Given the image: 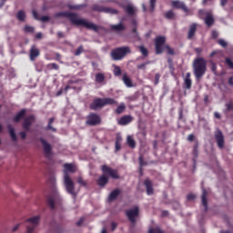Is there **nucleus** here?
Wrapping results in <instances>:
<instances>
[{
	"mask_svg": "<svg viewBox=\"0 0 233 233\" xmlns=\"http://www.w3.org/2000/svg\"><path fill=\"white\" fill-rule=\"evenodd\" d=\"M61 15L68 17L72 25H76V26H84L85 28H87V30H94V32H97L99 30V26L96 25V24L89 22L85 18H79V16L74 13L64 12L61 13Z\"/></svg>",
	"mask_w": 233,
	"mask_h": 233,
	"instance_id": "nucleus-1",
	"label": "nucleus"
},
{
	"mask_svg": "<svg viewBox=\"0 0 233 233\" xmlns=\"http://www.w3.org/2000/svg\"><path fill=\"white\" fill-rule=\"evenodd\" d=\"M64 185L66 187V190L68 194L73 196V198H76L77 196V193H76V187L74 186V180L70 177V175H68V172H71L74 174L76 172V165L74 164H65L64 165Z\"/></svg>",
	"mask_w": 233,
	"mask_h": 233,
	"instance_id": "nucleus-2",
	"label": "nucleus"
},
{
	"mask_svg": "<svg viewBox=\"0 0 233 233\" xmlns=\"http://www.w3.org/2000/svg\"><path fill=\"white\" fill-rule=\"evenodd\" d=\"M102 172L104 175L98 178V187H105L106 183H108V177L106 176H109V177H112L113 179H119V174L117 173V170L106 165L102 166Z\"/></svg>",
	"mask_w": 233,
	"mask_h": 233,
	"instance_id": "nucleus-3",
	"label": "nucleus"
},
{
	"mask_svg": "<svg viewBox=\"0 0 233 233\" xmlns=\"http://www.w3.org/2000/svg\"><path fill=\"white\" fill-rule=\"evenodd\" d=\"M193 74L196 79H201L207 74V60L198 57L193 61Z\"/></svg>",
	"mask_w": 233,
	"mask_h": 233,
	"instance_id": "nucleus-4",
	"label": "nucleus"
},
{
	"mask_svg": "<svg viewBox=\"0 0 233 233\" xmlns=\"http://www.w3.org/2000/svg\"><path fill=\"white\" fill-rule=\"evenodd\" d=\"M127 54H132L130 46L116 47L111 51V57L113 61H121Z\"/></svg>",
	"mask_w": 233,
	"mask_h": 233,
	"instance_id": "nucleus-5",
	"label": "nucleus"
},
{
	"mask_svg": "<svg viewBox=\"0 0 233 233\" xmlns=\"http://www.w3.org/2000/svg\"><path fill=\"white\" fill-rule=\"evenodd\" d=\"M26 223V233H34L35 232V228H37L41 223V215H35L30 217L25 220Z\"/></svg>",
	"mask_w": 233,
	"mask_h": 233,
	"instance_id": "nucleus-6",
	"label": "nucleus"
},
{
	"mask_svg": "<svg viewBox=\"0 0 233 233\" xmlns=\"http://www.w3.org/2000/svg\"><path fill=\"white\" fill-rule=\"evenodd\" d=\"M101 124V116L97 114L91 113L86 116V125L88 127H96Z\"/></svg>",
	"mask_w": 233,
	"mask_h": 233,
	"instance_id": "nucleus-7",
	"label": "nucleus"
},
{
	"mask_svg": "<svg viewBox=\"0 0 233 233\" xmlns=\"http://www.w3.org/2000/svg\"><path fill=\"white\" fill-rule=\"evenodd\" d=\"M215 139L218 148H225V136H223V132L221 130L217 129L215 132Z\"/></svg>",
	"mask_w": 233,
	"mask_h": 233,
	"instance_id": "nucleus-8",
	"label": "nucleus"
},
{
	"mask_svg": "<svg viewBox=\"0 0 233 233\" xmlns=\"http://www.w3.org/2000/svg\"><path fill=\"white\" fill-rule=\"evenodd\" d=\"M126 214L131 223H136V218L139 216V208L135 207L127 210Z\"/></svg>",
	"mask_w": 233,
	"mask_h": 233,
	"instance_id": "nucleus-9",
	"label": "nucleus"
},
{
	"mask_svg": "<svg viewBox=\"0 0 233 233\" xmlns=\"http://www.w3.org/2000/svg\"><path fill=\"white\" fill-rule=\"evenodd\" d=\"M166 38L165 36H157L155 39V46L157 54L163 53V45H165Z\"/></svg>",
	"mask_w": 233,
	"mask_h": 233,
	"instance_id": "nucleus-10",
	"label": "nucleus"
},
{
	"mask_svg": "<svg viewBox=\"0 0 233 233\" xmlns=\"http://www.w3.org/2000/svg\"><path fill=\"white\" fill-rule=\"evenodd\" d=\"M40 143L43 145L46 157H50L52 156V146L43 137L40 138Z\"/></svg>",
	"mask_w": 233,
	"mask_h": 233,
	"instance_id": "nucleus-11",
	"label": "nucleus"
},
{
	"mask_svg": "<svg viewBox=\"0 0 233 233\" xmlns=\"http://www.w3.org/2000/svg\"><path fill=\"white\" fill-rule=\"evenodd\" d=\"M173 8H177L178 10H183L186 14H188L189 10L188 7H187V5H185V2H181L179 0H175L171 3Z\"/></svg>",
	"mask_w": 233,
	"mask_h": 233,
	"instance_id": "nucleus-12",
	"label": "nucleus"
},
{
	"mask_svg": "<svg viewBox=\"0 0 233 233\" xmlns=\"http://www.w3.org/2000/svg\"><path fill=\"white\" fill-rule=\"evenodd\" d=\"M35 121V116L34 115L28 116L24 119L23 128L24 130H30V127H32V123Z\"/></svg>",
	"mask_w": 233,
	"mask_h": 233,
	"instance_id": "nucleus-13",
	"label": "nucleus"
},
{
	"mask_svg": "<svg viewBox=\"0 0 233 233\" xmlns=\"http://www.w3.org/2000/svg\"><path fill=\"white\" fill-rule=\"evenodd\" d=\"M105 106V102L103 98H96L90 105L91 110H99V108H103Z\"/></svg>",
	"mask_w": 233,
	"mask_h": 233,
	"instance_id": "nucleus-14",
	"label": "nucleus"
},
{
	"mask_svg": "<svg viewBox=\"0 0 233 233\" xmlns=\"http://www.w3.org/2000/svg\"><path fill=\"white\" fill-rule=\"evenodd\" d=\"M39 49L35 46H32L29 52L31 61H35V58L39 57Z\"/></svg>",
	"mask_w": 233,
	"mask_h": 233,
	"instance_id": "nucleus-15",
	"label": "nucleus"
},
{
	"mask_svg": "<svg viewBox=\"0 0 233 233\" xmlns=\"http://www.w3.org/2000/svg\"><path fill=\"white\" fill-rule=\"evenodd\" d=\"M198 30V24L193 23L189 25V30L187 32V39H194L196 35V31Z\"/></svg>",
	"mask_w": 233,
	"mask_h": 233,
	"instance_id": "nucleus-16",
	"label": "nucleus"
},
{
	"mask_svg": "<svg viewBox=\"0 0 233 233\" xmlns=\"http://www.w3.org/2000/svg\"><path fill=\"white\" fill-rule=\"evenodd\" d=\"M214 15H212L211 13H206V17L204 19V23L205 25H207V26H208V28H210V26H212V25H214Z\"/></svg>",
	"mask_w": 233,
	"mask_h": 233,
	"instance_id": "nucleus-17",
	"label": "nucleus"
},
{
	"mask_svg": "<svg viewBox=\"0 0 233 233\" xmlns=\"http://www.w3.org/2000/svg\"><path fill=\"white\" fill-rule=\"evenodd\" d=\"M57 198H59V194L57 193V191L55 192L54 196L50 195L49 197H47V203L50 208H55L56 199H57Z\"/></svg>",
	"mask_w": 233,
	"mask_h": 233,
	"instance_id": "nucleus-18",
	"label": "nucleus"
},
{
	"mask_svg": "<svg viewBox=\"0 0 233 233\" xmlns=\"http://www.w3.org/2000/svg\"><path fill=\"white\" fill-rule=\"evenodd\" d=\"M132 116H124L118 120V125L121 127H125L127 125H129V123H132Z\"/></svg>",
	"mask_w": 233,
	"mask_h": 233,
	"instance_id": "nucleus-19",
	"label": "nucleus"
},
{
	"mask_svg": "<svg viewBox=\"0 0 233 233\" xmlns=\"http://www.w3.org/2000/svg\"><path fill=\"white\" fill-rule=\"evenodd\" d=\"M105 74L103 73H96L95 76V83H97L98 85H105Z\"/></svg>",
	"mask_w": 233,
	"mask_h": 233,
	"instance_id": "nucleus-20",
	"label": "nucleus"
},
{
	"mask_svg": "<svg viewBox=\"0 0 233 233\" xmlns=\"http://www.w3.org/2000/svg\"><path fill=\"white\" fill-rule=\"evenodd\" d=\"M184 86L187 90H190L192 88V79H190V73L186 74V77L184 79Z\"/></svg>",
	"mask_w": 233,
	"mask_h": 233,
	"instance_id": "nucleus-21",
	"label": "nucleus"
},
{
	"mask_svg": "<svg viewBox=\"0 0 233 233\" xmlns=\"http://www.w3.org/2000/svg\"><path fill=\"white\" fill-rule=\"evenodd\" d=\"M207 189L203 188L202 189V196H201V200H202V205L205 208V211L208 210V205L207 201Z\"/></svg>",
	"mask_w": 233,
	"mask_h": 233,
	"instance_id": "nucleus-22",
	"label": "nucleus"
},
{
	"mask_svg": "<svg viewBox=\"0 0 233 233\" xmlns=\"http://www.w3.org/2000/svg\"><path fill=\"white\" fill-rule=\"evenodd\" d=\"M124 9L128 15H136V12H137V9L132 5H128Z\"/></svg>",
	"mask_w": 233,
	"mask_h": 233,
	"instance_id": "nucleus-23",
	"label": "nucleus"
},
{
	"mask_svg": "<svg viewBox=\"0 0 233 233\" xmlns=\"http://www.w3.org/2000/svg\"><path fill=\"white\" fill-rule=\"evenodd\" d=\"M145 186L147 188V196H152L154 194V188L152 187V182L148 179L145 181Z\"/></svg>",
	"mask_w": 233,
	"mask_h": 233,
	"instance_id": "nucleus-24",
	"label": "nucleus"
},
{
	"mask_svg": "<svg viewBox=\"0 0 233 233\" xmlns=\"http://www.w3.org/2000/svg\"><path fill=\"white\" fill-rule=\"evenodd\" d=\"M111 30H114V32H123L125 30V25H123V22H120L117 25H112L110 26Z\"/></svg>",
	"mask_w": 233,
	"mask_h": 233,
	"instance_id": "nucleus-25",
	"label": "nucleus"
},
{
	"mask_svg": "<svg viewBox=\"0 0 233 233\" xmlns=\"http://www.w3.org/2000/svg\"><path fill=\"white\" fill-rule=\"evenodd\" d=\"M124 85H126V86H127V88H132L133 85H132V79H130V77L128 76V75H127V73H125L123 75V78H122Z\"/></svg>",
	"mask_w": 233,
	"mask_h": 233,
	"instance_id": "nucleus-26",
	"label": "nucleus"
},
{
	"mask_svg": "<svg viewBox=\"0 0 233 233\" xmlns=\"http://www.w3.org/2000/svg\"><path fill=\"white\" fill-rule=\"evenodd\" d=\"M120 191L119 189H114L108 196V201H115V199H117V197L119 196Z\"/></svg>",
	"mask_w": 233,
	"mask_h": 233,
	"instance_id": "nucleus-27",
	"label": "nucleus"
},
{
	"mask_svg": "<svg viewBox=\"0 0 233 233\" xmlns=\"http://www.w3.org/2000/svg\"><path fill=\"white\" fill-rule=\"evenodd\" d=\"M25 114H26V109H22L20 112H18L14 117L15 123H19V121H21V118L25 117Z\"/></svg>",
	"mask_w": 233,
	"mask_h": 233,
	"instance_id": "nucleus-28",
	"label": "nucleus"
},
{
	"mask_svg": "<svg viewBox=\"0 0 233 233\" xmlns=\"http://www.w3.org/2000/svg\"><path fill=\"white\" fill-rule=\"evenodd\" d=\"M10 137H12L13 141H17V136L15 135V128L12 127V125L7 126Z\"/></svg>",
	"mask_w": 233,
	"mask_h": 233,
	"instance_id": "nucleus-29",
	"label": "nucleus"
},
{
	"mask_svg": "<svg viewBox=\"0 0 233 233\" xmlns=\"http://www.w3.org/2000/svg\"><path fill=\"white\" fill-rule=\"evenodd\" d=\"M33 15L35 17V19H36L37 21H42V23H46V21H50V17L44 15L42 17L39 18L37 12L33 11Z\"/></svg>",
	"mask_w": 233,
	"mask_h": 233,
	"instance_id": "nucleus-30",
	"label": "nucleus"
},
{
	"mask_svg": "<svg viewBox=\"0 0 233 233\" xmlns=\"http://www.w3.org/2000/svg\"><path fill=\"white\" fill-rule=\"evenodd\" d=\"M127 143L130 148H136V140H134L132 136H127Z\"/></svg>",
	"mask_w": 233,
	"mask_h": 233,
	"instance_id": "nucleus-31",
	"label": "nucleus"
},
{
	"mask_svg": "<svg viewBox=\"0 0 233 233\" xmlns=\"http://www.w3.org/2000/svg\"><path fill=\"white\" fill-rule=\"evenodd\" d=\"M127 110V106H125V103H121L116 109V114H123L124 111Z\"/></svg>",
	"mask_w": 233,
	"mask_h": 233,
	"instance_id": "nucleus-32",
	"label": "nucleus"
},
{
	"mask_svg": "<svg viewBox=\"0 0 233 233\" xmlns=\"http://www.w3.org/2000/svg\"><path fill=\"white\" fill-rule=\"evenodd\" d=\"M104 99V106H106V105H117V101H116L114 98H103Z\"/></svg>",
	"mask_w": 233,
	"mask_h": 233,
	"instance_id": "nucleus-33",
	"label": "nucleus"
},
{
	"mask_svg": "<svg viewBox=\"0 0 233 233\" xmlns=\"http://www.w3.org/2000/svg\"><path fill=\"white\" fill-rule=\"evenodd\" d=\"M105 14H110L111 15H114L116 14H118V11L116 9H114L112 7H105L104 8Z\"/></svg>",
	"mask_w": 233,
	"mask_h": 233,
	"instance_id": "nucleus-34",
	"label": "nucleus"
},
{
	"mask_svg": "<svg viewBox=\"0 0 233 233\" xmlns=\"http://www.w3.org/2000/svg\"><path fill=\"white\" fill-rule=\"evenodd\" d=\"M165 17L166 19H169V20L176 19V14L174 13V11L169 10L165 13Z\"/></svg>",
	"mask_w": 233,
	"mask_h": 233,
	"instance_id": "nucleus-35",
	"label": "nucleus"
},
{
	"mask_svg": "<svg viewBox=\"0 0 233 233\" xmlns=\"http://www.w3.org/2000/svg\"><path fill=\"white\" fill-rule=\"evenodd\" d=\"M93 12H105V6L99 5H94L92 6Z\"/></svg>",
	"mask_w": 233,
	"mask_h": 233,
	"instance_id": "nucleus-36",
	"label": "nucleus"
},
{
	"mask_svg": "<svg viewBox=\"0 0 233 233\" xmlns=\"http://www.w3.org/2000/svg\"><path fill=\"white\" fill-rule=\"evenodd\" d=\"M54 121H55V118H54V117L49 118L46 130H52V132H56V129L52 127V124L54 123Z\"/></svg>",
	"mask_w": 233,
	"mask_h": 233,
	"instance_id": "nucleus-37",
	"label": "nucleus"
},
{
	"mask_svg": "<svg viewBox=\"0 0 233 233\" xmlns=\"http://www.w3.org/2000/svg\"><path fill=\"white\" fill-rule=\"evenodd\" d=\"M25 17H26V15L24 13V11H19L17 13V19H18V21H25Z\"/></svg>",
	"mask_w": 233,
	"mask_h": 233,
	"instance_id": "nucleus-38",
	"label": "nucleus"
},
{
	"mask_svg": "<svg viewBox=\"0 0 233 233\" xmlns=\"http://www.w3.org/2000/svg\"><path fill=\"white\" fill-rule=\"evenodd\" d=\"M147 65H150V62H146L143 64H139L137 66V68H138V70H146L147 69Z\"/></svg>",
	"mask_w": 233,
	"mask_h": 233,
	"instance_id": "nucleus-39",
	"label": "nucleus"
},
{
	"mask_svg": "<svg viewBox=\"0 0 233 233\" xmlns=\"http://www.w3.org/2000/svg\"><path fill=\"white\" fill-rule=\"evenodd\" d=\"M211 71L213 72V74H215V76H218V66L216 65V63L211 62Z\"/></svg>",
	"mask_w": 233,
	"mask_h": 233,
	"instance_id": "nucleus-40",
	"label": "nucleus"
},
{
	"mask_svg": "<svg viewBox=\"0 0 233 233\" xmlns=\"http://www.w3.org/2000/svg\"><path fill=\"white\" fill-rule=\"evenodd\" d=\"M148 233H164L159 227L155 228H149Z\"/></svg>",
	"mask_w": 233,
	"mask_h": 233,
	"instance_id": "nucleus-41",
	"label": "nucleus"
},
{
	"mask_svg": "<svg viewBox=\"0 0 233 233\" xmlns=\"http://www.w3.org/2000/svg\"><path fill=\"white\" fill-rule=\"evenodd\" d=\"M114 76H116V77L121 76V68L117 66H116L114 68Z\"/></svg>",
	"mask_w": 233,
	"mask_h": 233,
	"instance_id": "nucleus-42",
	"label": "nucleus"
},
{
	"mask_svg": "<svg viewBox=\"0 0 233 233\" xmlns=\"http://www.w3.org/2000/svg\"><path fill=\"white\" fill-rule=\"evenodd\" d=\"M139 50H140L141 54L145 56V57H147V56H148V50L147 48H145L143 46H139Z\"/></svg>",
	"mask_w": 233,
	"mask_h": 233,
	"instance_id": "nucleus-43",
	"label": "nucleus"
},
{
	"mask_svg": "<svg viewBox=\"0 0 233 233\" xmlns=\"http://www.w3.org/2000/svg\"><path fill=\"white\" fill-rule=\"evenodd\" d=\"M85 52L83 46H80L75 52V56H81Z\"/></svg>",
	"mask_w": 233,
	"mask_h": 233,
	"instance_id": "nucleus-44",
	"label": "nucleus"
},
{
	"mask_svg": "<svg viewBox=\"0 0 233 233\" xmlns=\"http://www.w3.org/2000/svg\"><path fill=\"white\" fill-rule=\"evenodd\" d=\"M47 66L53 70H59V66L56 63L48 64Z\"/></svg>",
	"mask_w": 233,
	"mask_h": 233,
	"instance_id": "nucleus-45",
	"label": "nucleus"
},
{
	"mask_svg": "<svg viewBox=\"0 0 233 233\" xmlns=\"http://www.w3.org/2000/svg\"><path fill=\"white\" fill-rule=\"evenodd\" d=\"M68 8L70 10H81V8H83V5H69Z\"/></svg>",
	"mask_w": 233,
	"mask_h": 233,
	"instance_id": "nucleus-46",
	"label": "nucleus"
},
{
	"mask_svg": "<svg viewBox=\"0 0 233 233\" xmlns=\"http://www.w3.org/2000/svg\"><path fill=\"white\" fill-rule=\"evenodd\" d=\"M226 65H228V66H229V68L233 70V62L230 58L228 57L226 58Z\"/></svg>",
	"mask_w": 233,
	"mask_h": 233,
	"instance_id": "nucleus-47",
	"label": "nucleus"
},
{
	"mask_svg": "<svg viewBox=\"0 0 233 233\" xmlns=\"http://www.w3.org/2000/svg\"><path fill=\"white\" fill-rule=\"evenodd\" d=\"M25 32H27L29 34H32L34 32V27L30 26V25H25L24 28Z\"/></svg>",
	"mask_w": 233,
	"mask_h": 233,
	"instance_id": "nucleus-48",
	"label": "nucleus"
},
{
	"mask_svg": "<svg viewBox=\"0 0 233 233\" xmlns=\"http://www.w3.org/2000/svg\"><path fill=\"white\" fill-rule=\"evenodd\" d=\"M77 183H78L79 185H82V187H86V182L85 180H83V177H79L77 178Z\"/></svg>",
	"mask_w": 233,
	"mask_h": 233,
	"instance_id": "nucleus-49",
	"label": "nucleus"
},
{
	"mask_svg": "<svg viewBox=\"0 0 233 233\" xmlns=\"http://www.w3.org/2000/svg\"><path fill=\"white\" fill-rule=\"evenodd\" d=\"M159 79H161V75H159L158 73H157L156 75H155V85L157 86V85H159Z\"/></svg>",
	"mask_w": 233,
	"mask_h": 233,
	"instance_id": "nucleus-50",
	"label": "nucleus"
},
{
	"mask_svg": "<svg viewBox=\"0 0 233 233\" xmlns=\"http://www.w3.org/2000/svg\"><path fill=\"white\" fill-rule=\"evenodd\" d=\"M131 24L133 25L134 29H133V33L136 34L137 32V21L136 19L131 21Z\"/></svg>",
	"mask_w": 233,
	"mask_h": 233,
	"instance_id": "nucleus-51",
	"label": "nucleus"
},
{
	"mask_svg": "<svg viewBox=\"0 0 233 233\" xmlns=\"http://www.w3.org/2000/svg\"><path fill=\"white\" fill-rule=\"evenodd\" d=\"M156 8V0H150V12H154Z\"/></svg>",
	"mask_w": 233,
	"mask_h": 233,
	"instance_id": "nucleus-52",
	"label": "nucleus"
},
{
	"mask_svg": "<svg viewBox=\"0 0 233 233\" xmlns=\"http://www.w3.org/2000/svg\"><path fill=\"white\" fill-rule=\"evenodd\" d=\"M218 45H220V46H222L223 48H226L228 44H227V41H225L224 39H219Z\"/></svg>",
	"mask_w": 233,
	"mask_h": 233,
	"instance_id": "nucleus-53",
	"label": "nucleus"
},
{
	"mask_svg": "<svg viewBox=\"0 0 233 233\" xmlns=\"http://www.w3.org/2000/svg\"><path fill=\"white\" fill-rule=\"evenodd\" d=\"M211 12H207V11H205V10H203V9H200L199 11H198V14H199V17L201 18L203 15H207V14H210Z\"/></svg>",
	"mask_w": 233,
	"mask_h": 233,
	"instance_id": "nucleus-54",
	"label": "nucleus"
},
{
	"mask_svg": "<svg viewBox=\"0 0 233 233\" xmlns=\"http://www.w3.org/2000/svg\"><path fill=\"white\" fill-rule=\"evenodd\" d=\"M187 199H188V201H192V200L196 199V195L190 193L187 196Z\"/></svg>",
	"mask_w": 233,
	"mask_h": 233,
	"instance_id": "nucleus-55",
	"label": "nucleus"
},
{
	"mask_svg": "<svg viewBox=\"0 0 233 233\" xmlns=\"http://www.w3.org/2000/svg\"><path fill=\"white\" fill-rule=\"evenodd\" d=\"M115 148H116V152L121 150V143L116 142L115 143Z\"/></svg>",
	"mask_w": 233,
	"mask_h": 233,
	"instance_id": "nucleus-56",
	"label": "nucleus"
},
{
	"mask_svg": "<svg viewBox=\"0 0 233 233\" xmlns=\"http://www.w3.org/2000/svg\"><path fill=\"white\" fill-rule=\"evenodd\" d=\"M167 54L169 56H174V50L170 46H167Z\"/></svg>",
	"mask_w": 233,
	"mask_h": 233,
	"instance_id": "nucleus-57",
	"label": "nucleus"
},
{
	"mask_svg": "<svg viewBox=\"0 0 233 233\" xmlns=\"http://www.w3.org/2000/svg\"><path fill=\"white\" fill-rule=\"evenodd\" d=\"M19 227H21V224H16L12 228V232H16V230L19 229Z\"/></svg>",
	"mask_w": 233,
	"mask_h": 233,
	"instance_id": "nucleus-58",
	"label": "nucleus"
},
{
	"mask_svg": "<svg viewBox=\"0 0 233 233\" xmlns=\"http://www.w3.org/2000/svg\"><path fill=\"white\" fill-rule=\"evenodd\" d=\"M121 141H123V137H121V135H117L116 143H121Z\"/></svg>",
	"mask_w": 233,
	"mask_h": 233,
	"instance_id": "nucleus-59",
	"label": "nucleus"
},
{
	"mask_svg": "<svg viewBox=\"0 0 233 233\" xmlns=\"http://www.w3.org/2000/svg\"><path fill=\"white\" fill-rule=\"evenodd\" d=\"M116 228H117V224L116 222H112L111 230H116Z\"/></svg>",
	"mask_w": 233,
	"mask_h": 233,
	"instance_id": "nucleus-60",
	"label": "nucleus"
},
{
	"mask_svg": "<svg viewBox=\"0 0 233 233\" xmlns=\"http://www.w3.org/2000/svg\"><path fill=\"white\" fill-rule=\"evenodd\" d=\"M20 136H21L22 139L26 138V133L25 131L20 132Z\"/></svg>",
	"mask_w": 233,
	"mask_h": 233,
	"instance_id": "nucleus-61",
	"label": "nucleus"
},
{
	"mask_svg": "<svg viewBox=\"0 0 233 233\" xmlns=\"http://www.w3.org/2000/svg\"><path fill=\"white\" fill-rule=\"evenodd\" d=\"M194 135L193 134H191V135H189L188 137H187V141H194Z\"/></svg>",
	"mask_w": 233,
	"mask_h": 233,
	"instance_id": "nucleus-62",
	"label": "nucleus"
},
{
	"mask_svg": "<svg viewBox=\"0 0 233 233\" xmlns=\"http://www.w3.org/2000/svg\"><path fill=\"white\" fill-rule=\"evenodd\" d=\"M227 3H228V0H220L221 6H225V5H227Z\"/></svg>",
	"mask_w": 233,
	"mask_h": 233,
	"instance_id": "nucleus-63",
	"label": "nucleus"
},
{
	"mask_svg": "<svg viewBox=\"0 0 233 233\" xmlns=\"http://www.w3.org/2000/svg\"><path fill=\"white\" fill-rule=\"evenodd\" d=\"M228 85H230V86H233V76L229 77Z\"/></svg>",
	"mask_w": 233,
	"mask_h": 233,
	"instance_id": "nucleus-64",
	"label": "nucleus"
}]
</instances>
